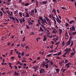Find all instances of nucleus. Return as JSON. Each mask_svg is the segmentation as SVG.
Segmentation results:
<instances>
[{"label":"nucleus","mask_w":76,"mask_h":76,"mask_svg":"<svg viewBox=\"0 0 76 76\" xmlns=\"http://www.w3.org/2000/svg\"><path fill=\"white\" fill-rule=\"evenodd\" d=\"M38 19L42 21V24L41 25V26L42 28H43V29H45V27L44 26V25H45L46 24H48L45 18L43 19L42 17H39V18Z\"/></svg>","instance_id":"f257e3e1"},{"label":"nucleus","mask_w":76,"mask_h":76,"mask_svg":"<svg viewBox=\"0 0 76 76\" xmlns=\"http://www.w3.org/2000/svg\"><path fill=\"white\" fill-rule=\"evenodd\" d=\"M70 31L71 32H73V31H75V26H73L71 27V28H70Z\"/></svg>","instance_id":"f03ea898"},{"label":"nucleus","mask_w":76,"mask_h":76,"mask_svg":"<svg viewBox=\"0 0 76 76\" xmlns=\"http://www.w3.org/2000/svg\"><path fill=\"white\" fill-rule=\"evenodd\" d=\"M45 20H46L47 22H48V23H51V22L50 21V19L48 18V17L47 16H45Z\"/></svg>","instance_id":"7ed1b4c3"},{"label":"nucleus","mask_w":76,"mask_h":76,"mask_svg":"<svg viewBox=\"0 0 76 76\" xmlns=\"http://www.w3.org/2000/svg\"><path fill=\"white\" fill-rule=\"evenodd\" d=\"M70 43H71V42H70V40H69L66 43V45L67 46L69 45H70Z\"/></svg>","instance_id":"20e7f679"},{"label":"nucleus","mask_w":76,"mask_h":76,"mask_svg":"<svg viewBox=\"0 0 76 76\" xmlns=\"http://www.w3.org/2000/svg\"><path fill=\"white\" fill-rule=\"evenodd\" d=\"M71 64V63L70 62H69V63L66 64L65 65V67H67L68 68H69L70 67L69 64Z\"/></svg>","instance_id":"39448f33"},{"label":"nucleus","mask_w":76,"mask_h":76,"mask_svg":"<svg viewBox=\"0 0 76 76\" xmlns=\"http://www.w3.org/2000/svg\"><path fill=\"white\" fill-rule=\"evenodd\" d=\"M45 72V70L44 69H41L40 70V73H44Z\"/></svg>","instance_id":"423d86ee"},{"label":"nucleus","mask_w":76,"mask_h":76,"mask_svg":"<svg viewBox=\"0 0 76 76\" xmlns=\"http://www.w3.org/2000/svg\"><path fill=\"white\" fill-rule=\"evenodd\" d=\"M55 19H56V21L57 22H58V23H59V22L61 23V20H60V19H59V18H58L57 19V18H56Z\"/></svg>","instance_id":"0eeeda50"},{"label":"nucleus","mask_w":76,"mask_h":76,"mask_svg":"<svg viewBox=\"0 0 76 76\" xmlns=\"http://www.w3.org/2000/svg\"><path fill=\"white\" fill-rule=\"evenodd\" d=\"M73 23H75V20H71L69 22V23H70L71 25Z\"/></svg>","instance_id":"6e6552de"},{"label":"nucleus","mask_w":76,"mask_h":76,"mask_svg":"<svg viewBox=\"0 0 76 76\" xmlns=\"http://www.w3.org/2000/svg\"><path fill=\"white\" fill-rule=\"evenodd\" d=\"M28 25H29V26H31V25H34V23H32L31 22L28 21Z\"/></svg>","instance_id":"1a4fd4ad"},{"label":"nucleus","mask_w":76,"mask_h":76,"mask_svg":"<svg viewBox=\"0 0 76 76\" xmlns=\"http://www.w3.org/2000/svg\"><path fill=\"white\" fill-rule=\"evenodd\" d=\"M42 3L44 4H46L48 3V2L47 1H42Z\"/></svg>","instance_id":"9d476101"},{"label":"nucleus","mask_w":76,"mask_h":76,"mask_svg":"<svg viewBox=\"0 0 76 76\" xmlns=\"http://www.w3.org/2000/svg\"><path fill=\"white\" fill-rule=\"evenodd\" d=\"M62 32H63V30L61 29H60L59 33V35H61Z\"/></svg>","instance_id":"9b49d317"},{"label":"nucleus","mask_w":76,"mask_h":76,"mask_svg":"<svg viewBox=\"0 0 76 76\" xmlns=\"http://www.w3.org/2000/svg\"><path fill=\"white\" fill-rule=\"evenodd\" d=\"M9 66H10V69H12V66H11V64H12V63H9Z\"/></svg>","instance_id":"f8f14e48"},{"label":"nucleus","mask_w":76,"mask_h":76,"mask_svg":"<svg viewBox=\"0 0 76 76\" xmlns=\"http://www.w3.org/2000/svg\"><path fill=\"white\" fill-rule=\"evenodd\" d=\"M64 51H65V52H66V53H68V52L69 51V49L68 48L66 49Z\"/></svg>","instance_id":"ddd939ff"},{"label":"nucleus","mask_w":76,"mask_h":76,"mask_svg":"<svg viewBox=\"0 0 76 76\" xmlns=\"http://www.w3.org/2000/svg\"><path fill=\"white\" fill-rule=\"evenodd\" d=\"M31 13L32 15H34V10H32L31 11Z\"/></svg>","instance_id":"4468645a"},{"label":"nucleus","mask_w":76,"mask_h":76,"mask_svg":"<svg viewBox=\"0 0 76 76\" xmlns=\"http://www.w3.org/2000/svg\"><path fill=\"white\" fill-rule=\"evenodd\" d=\"M19 20H20V24H22V19H21L20 18H19Z\"/></svg>","instance_id":"2eb2a0df"},{"label":"nucleus","mask_w":76,"mask_h":76,"mask_svg":"<svg viewBox=\"0 0 76 76\" xmlns=\"http://www.w3.org/2000/svg\"><path fill=\"white\" fill-rule=\"evenodd\" d=\"M36 1V6L37 7L38 6V1H37V0H35Z\"/></svg>","instance_id":"dca6fc26"},{"label":"nucleus","mask_w":76,"mask_h":76,"mask_svg":"<svg viewBox=\"0 0 76 76\" xmlns=\"http://www.w3.org/2000/svg\"><path fill=\"white\" fill-rule=\"evenodd\" d=\"M19 15L21 17V18H22V12H19Z\"/></svg>","instance_id":"f3484780"},{"label":"nucleus","mask_w":76,"mask_h":76,"mask_svg":"<svg viewBox=\"0 0 76 76\" xmlns=\"http://www.w3.org/2000/svg\"><path fill=\"white\" fill-rule=\"evenodd\" d=\"M1 13L0 16H3V12L2 11H0V14Z\"/></svg>","instance_id":"a211bd4d"},{"label":"nucleus","mask_w":76,"mask_h":76,"mask_svg":"<svg viewBox=\"0 0 76 76\" xmlns=\"http://www.w3.org/2000/svg\"><path fill=\"white\" fill-rule=\"evenodd\" d=\"M26 16H27V18H29V13H26Z\"/></svg>","instance_id":"6ab92c4d"},{"label":"nucleus","mask_w":76,"mask_h":76,"mask_svg":"<svg viewBox=\"0 0 76 76\" xmlns=\"http://www.w3.org/2000/svg\"><path fill=\"white\" fill-rule=\"evenodd\" d=\"M29 3H27L25 4L24 6H29Z\"/></svg>","instance_id":"aec40b11"},{"label":"nucleus","mask_w":76,"mask_h":76,"mask_svg":"<svg viewBox=\"0 0 76 76\" xmlns=\"http://www.w3.org/2000/svg\"><path fill=\"white\" fill-rule=\"evenodd\" d=\"M40 29L41 32H43L44 31V30L42 29V27H40Z\"/></svg>","instance_id":"412c9836"},{"label":"nucleus","mask_w":76,"mask_h":76,"mask_svg":"<svg viewBox=\"0 0 76 76\" xmlns=\"http://www.w3.org/2000/svg\"><path fill=\"white\" fill-rule=\"evenodd\" d=\"M56 72H60V69H56Z\"/></svg>","instance_id":"4be33fe9"},{"label":"nucleus","mask_w":76,"mask_h":76,"mask_svg":"<svg viewBox=\"0 0 76 76\" xmlns=\"http://www.w3.org/2000/svg\"><path fill=\"white\" fill-rule=\"evenodd\" d=\"M72 34L73 35H76V31L73 32Z\"/></svg>","instance_id":"5701e85b"},{"label":"nucleus","mask_w":76,"mask_h":76,"mask_svg":"<svg viewBox=\"0 0 76 76\" xmlns=\"http://www.w3.org/2000/svg\"><path fill=\"white\" fill-rule=\"evenodd\" d=\"M48 64H46V65H45V66L46 68V69H48Z\"/></svg>","instance_id":"b1692460"},{"label":"nucleus","mask_w":76,"mask_h":76,"mask_svg":"<svg viewBox=\"0 0 76 76\" xmlns=\"http://www.w3.org/2000/svg\"><path fill=\"white\" fill-rule=\"evenodd\" d=\"M59 44H60V41H59L58 42H57L56 44V45H58Z\"/></svg>","instance_id":"393cba45"},{"label":"nucleus","mask_w":76,"mask_h":76,"mask_svg":"<svg viewBox=\"0 0 76 76\" xmlns=\"http://www.w3.org/2000/svg\"><path fill=\"white\" fill-rule=\"evenodd\" d=\"M51 54H50L47 55V56H46V57H51Z\"/></svg>","instance_id":"a878e982"},{"label":"nucleus","mask_w":76,"mask_h":76,"mask_svg":"<svg viewBox=\"0 0 76 76\" xmlns=\"http://www.w3.org/2000/svg\"><path fill=\"white\" fill-rule=\"evenodd\" d=\"M42 65L43 67H45V64L44 63H43L42 64Z\"/></svg>","instance_id":"bb28decb"},{"label":"nucleus","mask_w":76,"mask_h":76,"mask_svg":"<svg viewBox=\"0 0 76 76\" xmlns=\"http://www.w3.org/2000/svg\"><path fill=\"white\" fill-rule=\"evenodd\" d=\"M26 38V36H24V37L23 38V40L22 41L23 42L25 41V39Z\"/></svg>","instance_id":"cd10ccee"},{"label":"nucleus","mask_w":76,"mask_h":76,"mask_svg":"<svg viewBox=\"0 0 76 76\" xmlns=\"http://www.w3.org/2000/svg\"><path fill=\"white\" fill-rule=\"evenodd\" d=\"M73 45V42H71V44L70 46V47H72V46Z\"/></svg>","instance_id":"c85d7f7f"},{"label":"nucleus","mask_w":76,"mask_h":76,"mask_svg":"<svg viewBox=\"0 0 76 76\" xmlns=\"http://www.w3.org/2000/svg\"><path fill=\"white\" fill-rule=\"evenodd\" d=\"M24 18L23 17L22 18V19H23V22H25V19H24Z\"/></svg>","instance_id":"c756f323"},{"label":"nucleus","mask_w":76,"mask_h":76,"mask_svg":"<svg viewBox=\"0 0 76 76\" xmlns=\"http://www.w3.org/2000/svg\"><path fill=\"white\" fill-rule=\"evenodd\" d=\"M35 13H37V10L36 8L34 9Z\"/></svg>","instance_id":"7c9ffc66"},{"label":"nucleus","mask_w":76,"mask_h":76,"mask_svg":"<svg viewBox=\"0 0 76 76\" xmlns=\"http://www.w3.org/2000/svg\"><path fill=\"white\" fill-rule=\"evenodd\" d=\"M68 26H70L69 25V24L68 23H66V25H65V26H66V27H67Z\"/></svg>","instance_id":"2f4dec72"},{"label":"nucleus","mask_w":76,"mask_h":76,"mask_svg":"<svg viewBox=\"0 0 76 76\" xmlns=\"http://www.w3.org/2000/svg\"><path fill=\"white\" fill-rule=\"evenodd\" d=\"M53 1L56 3H57V0H53Z\"/></svg>","instance_id":"473e14b6"},{"label":"nucleus","mask_w":76,"mask_h":76,"mask_svg":"<svg viewBox=\"0 0 76 76\" xmlns=\"http://www.w3.org/2000/svg\"><path fill=\"white\" fill-rule=\"evenodd\" d=\"M65 63H67V62H68V60H67V59H66L65 60Z\"/></svg>","instance_id":"72a5a7b5"},{"label":"nucleus","mask_w":76,"mask_h":76,"mask_svg":"<svg viewBox=\"0 0 76 76\" xmlns=\"http://www.w3.org/2000/svg\"><path fill=\"white\" fill-rule=\"evenodd\" d=\"M72 36H70L69 37V40H70V41H71V39H72Z\"/></svg>","instance_id":"f704fd0d"},{"label":"nucleus","mask_w":76,"mask_h":76,"mask_svg":"<svg viewBox=\"0 0 76 76\" xmlns=\"http://www.w3.org/2000/svg\"><path fill=\"white\" fill-rule=\"evenodd\" d=\"M46 40H47V38H44L43 40V41H44V42H45V41H46Z\"/></svg>","instance_id":"c9c22d12"},{"label":"nucleus","mask_w":76,"mask_h":76,"mask_svg":"<svg viewBox=\"0 0 76 76\" xmlns=\"http://www.w3.org/2000/svg\"><path fill=\"white\" fill-rule=\"evenodd\" d=\"M50 64H51V65H53V61H51L50 62Z\"/></svg>","instance_id":"e433bc0d"},{"label":"nucleus","mask_w":76,"mask_h":76,"mask_svg":"<svg viewBox=\"0 0 76 76\" xmlns=\"http://www.w3.org/2000/svg\"><path fill=\"white\" fill-rule=\"evenodd\" d=\"M12 19L13 20H15V18L13 17V16H12Z\"/></svg>","instance_id":"4c0bfd02"},{"label":"nucleus","mask_w":76,"mask_h":76,"mask_svg":"<svg viewBox=\"0 0 76 76\" xmlns=\"http://www.w3.org/2000/svg\"><path fill=\"white\" fill-rule=\"evenodd\" d=\"M15 75H18V73L16 72H14Z\"/></svg>","instance_id":"58836bf2"},{"label":"nucleus","mask_w":76,"mask_h":76,"mask_svg":"<svg viewBox=\"0 0 76 76\" xmlns=\"http://www.w3.org/2000/svg\"><path fill=\"white\" fill-rule=\"evenodd\" d=\"M61 54V52H60L58 53V56H60V54Z\"/></svg>","instance_id":"ea45409f"},{"label":"nucleus","mask_w":76,"mask_h":76,"mask_svg":"<svg viewBox=\"0 0 76 76\" xmlns=\"http://www.w3.org/2000/svg\"><path fill=\"white\" fill-rule=\"evenodd\" d=\"M7 45L9 46H10V42H8V43L7 44Z\"/></svg>","instance_id":"a19ab883"},{"label":"nucleus","mask_w":76,"mask_h":76,"mask_svg":"<svg viewBox=\"0 0 76 76\" xmlns=\"http://www.w3.org/2000/svg\"><path fill=\"white\" fill-rule=\"evenodd\" d=\"M62 45H63V46H64V44H65L64 42L63 41L62 42Z\"/></svg>","instance_id":"79ce46f5"},{"label":"nucleus","mask_w":76,"mask_h":76,"mask_svg":"<svg viewBox=\"0 0 76 76\" xmlns=\"http://www.w3.org/2000/svg\"><path fill=\"white\" fill-rule=\"evenodd\" d=\"M48 37H49V38H53V35H52L50 36H48Z\"/></svg>","instance_id":"37998d69"},{"label":"nucleus","mask_w":76,"mask_h":76,"mask_svg":"<svg viewBox=\"0 0 76 76\" xmlns=\"http://www.w3.org/2000/svg\"><path fill=\"white\" fill-rule=\"evenodd\" d=\"M15 69H18V67H17V66H14Z\"/></svg>","instance_id":"c03bdc74"},{"label":"nucleus","mask_w":76,"mask_h":76,"mask_svg":"<svg viewBox=\"0 0 76 76\" xmlns=\"http://www.w3.org/2000/svg\"><path fill=\"white\" fill-rule=\"evenodd\" d=\"M16 20H17V22L18 23L19 22V20H18V19L17 18H16Z\"/></svg>","instance_id":"a18cd8bd"},{"label":"nucleus","mask_w":76,"mask_h":76,"mask_svg":"<svg viewBox=\"0 0 76 76\" xmlns=\"http://www.w3.org/2000/svg\"><path fill=\"white\" fill-rule=\"evenodd\" d=\"M56 58H57V59H61V58H60L59 57H57Z\"/></svg>","instance_id":"49530a36"},{"label":"nucleus","mask_w":76,"mask_h":76,"mask_svg":"<svg viewBox=\"0 0 76 76\" xmlns=\"http://www.w3.org/2000/svg\"><path fill=\"white\" fill-rule=\"evenodd\" d=\"M57 12L58 13H60V11H59V10H57Z\"/></svg>","instance_id":"de8ad7c7"},{"label":"nucleus","mask_w":76,"mask_h":76,"mask_svg":"<svg viewBox=\"0 0 76 76\" xmlns=\"http://www.w3.org/2000/svg\"><path fill=\"white\" fill-rule=\"evenodd\" d=\"M30 34L31 35H35V33L33 32H32Z\"/></svg>","instance_id":"09e8293b"},{"label":"nucleus","mask_w":76,"mask_h":76,"mask_svg":"<svg viewBox=\"0 0 76 76\" xmlns=\"http://www.w3.org/2000/svg\"><path fill=\"white\" fill-rule=\"evenodd\" d=\"M51 18H53V20H56L55 19V17H54L51 16Z\"/></svg>","instance_id":"8fccbe9b"},{"label":"nucleus","mask_w":76,"mask_h":76,"mask_svg":"<svg viewBox=\"0 0 76 76\" xmlns=\"http://www.w3.org/2000/svg\"><path fill=\"white\" fill-rule=\"evenodd\" d=\"M51 18H53V20H56L55 19V17H54L51 16Z\"/></svg>","instance_id":"3c124183"},{"label":"nucleus","mask_w":76,"mask_h":76,"mask_svg":"<svg viewBox=\"0 0 76 76\" xmlns=\"http://www.w3.org/2000/svg\"><path fill=\"white\" fill-rule=\"evenodd\" d=\"M36 62L37 61H34V62H32V63H33V64H35V63H36Z\"/></svg>","instance_id":"603ef678"},{"label":"nucleus","mask_w":76,"mask_h":76,"mask_svg":"<svg viewBox=\"0 0 76 76\" xmlns=\"http://www.w3.org/2000/svg\"><path fill=\"white\" fill-rule=\"evenodd\" d=\"M26 27L27 28V29H29V26H28V25H26Z\"/></svg>","instance_id":"864d4df0"},{"label":"nucleus","mask_w":76,"mask_h":76,"mask_svg":"<svg viewBox=\"0 0 76 76\" xmlns=\"http://www.w3.org/2000/svg\"><path fill=\"white\" fill-rule=\"evenodd\" d=\"M61 9H63V10H65V9H66V8H64V7H61Z\"/></svg>","instance_id":"5fc2aeb1"},{"label":"nucleus","mask_w":76,"mask_h":76,"mask_svg":"<svg viewBox=\"0 0 76 76\" xmlns=\"http://www.w3.org/2000/svg\"><path fill=\"white\" fill-rule=\"evenodd\" d=\"M38 39H39V38H37L36 39V40L37 41V42H38V41H39V40H38Z\"/></svg>","instance_id":"6e6d98bb"},{"label":"nucleus","mask_w":76,"mask_h":76,"mask_svg":"<svg viewBox=\"0 0 76 76\" xmlns=\"http://www.w3.org/2000/svg\"><path fill=\"white\" fill-rule=\"evenodd\" d=\"M71 54V55H72V56H73V55H75V54H74V53L73 52Z\"/></svg>","instance_id":"4d7b16f0"},{"label":"nucleus","mask_w":76,"mask_h":76,"mask_svg":"<svg viewBox=\"0 0 76 76\" xmlns=\"http://www.w3.org/2000/svg\"><path fill=\"white\" fill-rule=\"evenodd\" d=\"M38 24H39V25H41L42 24H41V22H38Z\"/></svg>","instance_id":"13d9d810"},{"label":"nucleus","mask_w":76,"mask_h":76,"mask_svg":"<svg viewBox=\"0 0 76 76\" xmlns=\"http://www.w3.org/2000/svg\"><path fill=\"white\" fill-rule=\"evenodd\" d=\"M23 60H26V58H25V57H23Z\"/></svg>","instance_id":"bf43d9fd"},{"label":"nucleus","mask_w":76,"mask_h":76,"mask_svg":"<svg viewBox=\"0 0 76 76\" xmlns=\"http://www.w3.org/2000/svg\"><path fill=\"white\" fill-rule=\"evenodd\" d=\"M18 57L19 58H21V56H20L19 55H18Z\"/></svg>","instance_id":"052dcab7"},{"label":"nucleus","mask_w":76,"mask_h":76,"mask_svg":"<svg viewBox=\"0 0 76 76\" xmlns=\"http://www.w3.org/2000/svg\"><path fill=\"white\" fill-rule=\"evenodd\" d=\"M7 0V3H9L10 1H11V0Z\"/></svg>","instance_id":"680f3d73"},{"label":"nucleus","mask_w":76,"mask_h":76,"mask_svg":"<svg viewBox=\"0 0 76 76\" xmlns=\"http://www.w3.org/2000/svg\"><path fill=\"white\" fill-rule=\"evenodd\" d=\"M59 65H60L61 64H62V63L61 62H60L59 63Z\"/></svg>","instance_id":"e2e57ef3"},{"label":"nucleus","mask_w":76,"mask_h":76,"mask_svg":"<svg viewBox=\"0 0 76 76\" xmlns=\"http://www.w3.org/2000/svg\"><path fill=\"white\" fill-rule=\"evenodd\" d=\"M23 45H24V47H25V46H26V44L24 43Z\"/></svg>","instance_id":"0e129e2a"},{"label":"nucleus","mask_w":76,"mask_h":76,"mask_svg":"<svg viewBox=\"0 0 76 76\" xmlns=\"http://www.w3.org/2000/svg\"><path fill=\"white\" fill-rule=\"evenodd\" d=\"M29 48V46H27L25 48Z\"/></svg>","instance_id":"69168bd1"},{"label":"nucleus","mask_w":76,"mask_h":76,"mask_svg":"<svg viewBox=\"0 0 76 76\" xmlns=\"http://www.w3.org/2000/svg\"><path fill=\"white\" fill-rule=\"evenodd\" d=\"M11 28H14V26H13V25H11Z\"/></svg>","instance_id":"338daca9"},{"label":"nucleus","mask_w":76,"mask_h":76,"mask_svg":"<svg viewBox=\"0 0 76 76\" xmlns=\"http://www.w3.org/2000/svg\"><path fill=\"white\" fill-rule=\"evenodd\" d=\"M32 76H37V75H35L34 74H33Z\"/></svg>","instance_id":"774afa93"}]
</instances>
